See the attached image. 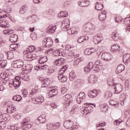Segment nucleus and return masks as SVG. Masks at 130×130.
Listing matches in <instances>:
<instances>
[{"mask_svg":"<svg viewBox=\"0 0 130 130\" xmlns=\"http://www.w3.org/2000/svg\"><path fill=\"white\" fill-rule=\"evenodd\" d=\"M36 48L34 46H29L28 48L23 52L24 57L27 58V60L31 61L35 59L37 55L33 54Z\"/></svg>","mask_w":130,"mask_h":130,"instance_id":"obj_1","label":"nucleus"},{"mask_svg":"<svg viewBox=\"0 0 130 130\" xmlns=\"http://www.w3.org/2000/svg\"><path fill=\"white\" fill-rule=\"evenodd\" d=\"M68 66H63L59 71L58 78L59 81H60V82H62V83H64V82H67L68 80V78L63 75V74H64V72H66V71L68 70Z\"/></svg>","mask_w":130,"mask_h":130,"instance_id":"obj_2","label":"nucleus"},{"mask_svg":"<svg viewBox=\"0 0 130 130\" xmlns=\"http://www.w3.org/2000/svg\"><path fill=\"white\" fill-rule=\"evenodd\" d=\"M63 126L67 129L74 130L78 128L77 125H74V121L71 120H68L64 122Z\"/></svg>","mask_w":130,"mask_h":130,"instance_id":"obj_3","label":"nucleus"},{"mask_svg":"<svg viewBox=\"0 0 130 130\" xmlns=\"http://www.w3.org/2000/svg\"><path fill=\"white\" fill-rule=\"evenodd\" d=\"M64 104V105H66L64 108V111H68V110L69 109V105L73 104V99H72V95L71 94H66L65 95Z\"/></svg>","mask_w":130,"mask_h":130,"instance_id":"obj_4","label":"nucleus"},{"mask_svg":"<svg viewBox=\"0 0 130 130\" xmlns=\"http://www.w3.org/2000/svg\"><path fill=\"white\" fill-rule=\"evenodd\" d=\"M6 14L2 15H0V18L1 20H0V26L2 28H9L10 27V23L5 19H3L5 18Z\"/></svg>","mask_w":130,"mask_h":130,"instance_id":"obj_5","label":"nucleus"},{"mask_svg":"<svg viewBox=\"0 0 130 130\" xmlns=\"http://www.w3.org/2000/svg\"><path fill=\"white\" fill-rule=\"evenodd\" d=\"M92 111H93V107L88 105L83 109H81V113L84 115H87V114H88V113L92 112Z\"/></svg>","mask_w":130,"mask_h":130,"instance_id":"obj_6","label":"nucleus"},{"mask_svg":"<svg viewBox=\"0 0 130 130\" xmlns=\"http://www.w3.org/2000/svg\"><path fill=\"white\" fill-rule=\"evenodd\" d=\"M86 26L88 27L89 29H86L83 28V31H84V32H89L90 30L91 31H94V30L96 29L95 25H94V24H93L91 22H87L86 23H85L84 24V28H86Z\"/></svg>","mask_w":130,"mask_h":130,"instance_id":"obj_7","label":"nucleus"},{"mask_svg":"<svg viewBox=\"0 0 130 130\" xmlns=\"http://www.w3.org/2000/svg\"><path fill=\"white\" fill-rule=\"evenodd\" d=\"M102 59L105 61H110L112 58V55L109 52L103 53L101 56Z\"/></svg>","mask_w":130,"mask_h":130,"instance_id":"obj_8","label":"nucleus"},{"mask_svg":"<svg viewBox=\"0 0 130 130\" xmlns=\"http://www.w3.org/2000/svg\"><path fill=\"white\" fill-rule=\"evenodd\" d=\"M103 40V36L102 34H99L93 37V42L94 44H99Z\"/></svg>","mask_w":130,"mask_h":130,"instance_id":"obj_9","label":"nucleus"},{"mask_svg":"<svg viewBox=\"0 0 130 130\" xmlns=\"http://www.w3.org/2000/svg\"><path fill=\"white\" fill-rule=\"evenodd\" d=\"M85 98H86V95L85 94V92H81L79 93L77 98V102L79 104H81V102H83L84 100H85Z\"/></svg>","mask_w":130,"mask_h":130,"instance_id":"obj_10","label":"nucleus"},{"mask_svg":"<svg viewBox=\"0 0 130 130\" xmlns=\"http://www.w3.org/2000/svg\"><path fill=\"white\" fill-rule=\"evenodd\" d=\"M66 62V60L63 58H58L54 61V66L57 67H61V66H63Z\"/></svg>","mask_w":130,"mask_h":130,"instance_id":"obj_11","label":"nucleus"},{"mask_svg":"<svg viewBox=\"0 0 130 130\" xmlns=\"http://www.w3.org/2000/svg\"><path fill=\"white\" fill-rule=\"evenodd\" d=\"M13 67L17 69H20L24 67V62L22 60H17L14 61Z\"/></svg>","mask_w":130,"mask_h":130,"instance_id":"obj_12","label":"nucleus"},{"mask_svg":"<svg viewBox=\"0 0 130 130\" xmlns=\"http://www.w3.org/2000/svg\"><path fill=\"white\" fill-rule=\"evenodd\" d=\"M43 42L46 44V47H51L53 45L52 39L51 38H47L44 39Z\"/></svg>","mask_w":130,"mask_h":130,"instance_id":"obj_13","label":"nucleus"},{"mask_svg":"<svg viewBox=\"0 0 130 130\" xmlns=\"http://www.w3.org/2000/svg\"><path fill=\"white\" fill-rule=\"evenodd\" d=\"M53 52H54V55L55 56L62 55V53H60V51L58 50H54L53 49H50L46 51V53H47V54H48L49 53H53Z\"/></svg>","mask_w":130,"mask_h":130,"instance_id":"obj_14","label":"nucleus"},{"mask_svg":"<svg viewBox=\"0 0 130 130\" xmlns=\"http://www.w3.org/2000/svg\"><path fill=\"white\" fill-rule=\"evenodd\" d=\"M100 90H93L92 91H90L88 93V96H89L90 98H95L97 96V95L100 93Z\"/></svg>","mask_w":130,"mask_h":130,"instance_id":"obj_15","label":"nucleus"},{"mask_svg":"<svg viewBox=\"0 0 130 130\" xmlns=\"http://www.w3.org/2000/svg\"><path fill=\"white\" fill-rule=\"evenodd\" d=\"M94 63L93 62H90L87 65V67L84 68V71L85 74H88L90 73L92 70L94 68Z\"/></svg>","mask_w":130,"mask_h":130,"instance_id":"obj_16","label":"nucleus"},{"mask_svg":"<svg viewBox=\"0 0 130 130\" xmlns=\"http://www.w3.org/2000/svg\"><path fill=\"white\" fill-rule=\"evenodd\" d=\"M114 90L115 94H119L122 91V86L121 84H116L115 85Z\"/></svg>","mask_w":130,"mask_h":130,"instance_id":"obj_17","label":"nucleus"},{"mask_svg":"<svg viewBox=\"0 0 130 130\" xmlns=\"http://www.w3.org/2000/svg\"><path fill=\"white\" fill-rule=\"evenodd\" d=\"M27 21H29V23H36V21L38 20V16L37 15H33L32 16H29L27 18Z\"/></svg>","mask_w":130,"mask_h":130,"instance_id":"obj_18","label":"nucleus"},{"mask_svg":"<svg viewBox=\"0 0 130 130\" xmlns=\"http://www.w3.org/2000/svg\"><path fill=\"white\" fill-rule=\"evenodd\" d=\"M49 94L51 95V97H52V96H55V95H57L58 93L57 89H53V86H50L49 87Z\"/></svg>","mask_w":130,"mask_h":130,"instance_id":"obj_19","label":"nucleus"},{"mask_svg":"<svg viewBox=\"0 0 130 130\" xmlns=\"http://www.w3.org/2000/svg\"><path fill=\"white\" fill-rule=\"evenodd\" d=\"M55 30H56V25H51L47 28L46 31L47 33L52 34L53 33H54Z\"/></svg>","mask_w":130,"mask_h":130,"instance_id":"obj_20","label":"nucleus"},{"mask_svg":"<svg viewBox=\"0 0 130 130\" xmlns=\"http://www.w3.org/2000/svg\"><path fill=\"white\" fill-rule=\"evenodd\" d=\"M107 12L106 11H101V13L99 15V19L100 21H104L106 19V15Z\"/></svg>","mask_w":130,"mask_h":130,"instance_id":"obj_21","label":"nucleus"},{"mask_svg":"<svg viewBox=\"0 0 130 130\" xmlns=\"http://www.w3.org/2000/svg\"><path fill=\"white\" fill-rule=\"evenodd\" d=\"M88 81L89 84H95V83L97 82V77H96L94 75H90L88 77Z\"/></svg>","mask_w":130,"mask_h":130,"instance_id":"obj_22","label":"nucleus"},{"mask_svg":"<svg viewBox=\"0 0 130 130\" xmlns=\"http://www.w3.org/2000/svg\"><path fill=\"white\" fill-rule=\"evenodd\" d=\"M29 10V7L27 5H24L23 6L21 7V9L19 11V13L21 14L22 15H24L27 11Z\"/></svg>","mask_w":130,"mask_h":130,"instance_id":"obj_23","label":"nucleus"},{"mask_svg":"<svg viewBox=\"0 0 130 130\" xmlns=\"http://www.w3.org/2000/svg\"><path fill=\"white\" fill-rule=\"evenodd\" d=\"M38 121L40 123H45L46 122V116L45 114L41 115L38 118Z\"/></svg>","mask_w":130,"mask_h":130,"instance_id":"obj_24","label":"nucleus"},{"mask_svg":"<svg viewBox=\"0 0 130 130\" xmlns=\"http://www.w3.org/2000/svg\"><path fill=\"white\" fill-rule=\"evenodd\" d=\"M120 50V46L117 44H115L112 46L111 51L112 52H118Z\"/></svg>","mask_w":130,"mask_h":130,"instance_id":"obj_25","label":"nucleus"},{"mask_svg":"<svg viewBox=\"0 0 130 130\" xmlns=\"http://www.w3.org/2000/svg\"><path fill=\"white\" fill-rule=\"evenodd\" d=\"M70 24V21L69 19H66L63 20L61 23V27L64 29H68V26Z\"/></svg>","mask_w":130,"mask_h":130,"instance_id":"obj_26","label":"nucleus"},{"mask_svg":"<svg viewBox=\"0 0 130 130\" xmlns=\"http://www.w3.org/2000/svg\"><path fill=\"white\" fill-rule=\"evenodd\" d=\"M50 84V80L49 78H46L43 80V88H46L47 86H49Z\"/></svg>","mask_w":130,"mask_h":130,"instance_id":"obj_27","label":"nucleus"},{"mask_svg":"<svg viewBox=\"0 0 130 130\" xmlns=\"http://www.w3.org/2000/svg\"><path fill=\"white\" fill-rule=\"evenodd\" d=\"M18 40V36L16 34H12L9 38V41L10 42H17Z\"/></svg>","mask_w":130,"mask_h":130,"instance_id":"obj_28","label":"nucleus"},{"mask_svg":"<svg viewBox=\"0 0 130 130\" xmlns=\"http://www.w3.org/2000/svg\"><path fill=\"white\" fill-rule=\"evenodd\" d=\"M123 61L125 63L130 62V54L127 53L124 55L123 57Z\"/></svg>","mask_w":130,"mask_h":130,"instance_id":"obj_29","label":"nucleus"},{"mask_svg":"<svg viewBox=\"0 0 130 130\" xmlns=\"http://www.w3.org/2000/svg\"><path fill=\"white\" fill-rule=\"evenodd\" d=\"M125 67L123 64H120L118 66L116 73V74H120L123 71H124Z\"/></svg>","mask_w":130,"mask_h":130,"instance_id":"obj_30","label":"nucleus"},{"mask_svg":"<svg viewBox=\"0 0 130 130\" xmlns=\"http://www.w3.org/2000/svg\"><path fill=\"white\" fill-rule=\"evenodd\" d=\"M84 40H85V41H87V40H89V37H88V36H82V37H80L77 40V42L78 43H82V42H84Z\"/></svg>","mask_w":130,"mask_h":130,"instance_id":"obj_31","label":"nucleus"},{"mask_svg":"<svg viewBox=\"0 0 130 130\" xmlns=\"http://www.w3.org/2000/svg\"><path fill=\"white\" fill-rule=\"evenodd\" d=\"M77 78V74L75 73V71H72L69 74V79L71 81H73L74 79Z\"/></svg>","mask_w":130,"mask_h":130,"instance_id":"obj_32","label":"nucleus"},{"mask_svg":"<svg viewBox=\"0 0 130 130\" xmlns=\"http://www.w3.org/2000/svg\"><path fill=\"white\" fill-rule=\"evenodd\" d=\"M112 96V92L111 91L108 90L106 91L104 93V98L105 99H109Z\"/></svg>","mask_w":130,"mask_h":130,"instance_id":"obj_33","label":"nucleus"},{"mask_svg":"<svg viewBox=\"0 0 130 130\" xmlns=\"http://www.w3.org/2000/svg\"><path fill=\"white\" fill-rule=\"evenodd\" d=\"M79 109V106H78L77 105H74L71 110L70 111V113L71 114H74V113H76L77 110Z\"/></svg>","mask_w":130,"mask_h":130,"instance_id":"obj_34","label":"nucleus"},{"mask_svg":"<svg viewBox=\"0 0 130 130\" xmlns=\"http://www.w3.org/2000/svg\"><path fill=\"white\" fill-rule=\"evenodd\" d=\"M68 15L69 13L67 11H61L58 14V17L59 18H66V17H68Z\"/></svg>","mask_w":130,"mask_h":130,"instance_id":"obj_35","label":"nucleus"},{"mask_svg":"<svg viewBox=\"0 0 130 130\" xmlns=\"http://www.w3.org/2000/svg\"><path fill=\"white\" fill-rule=\"evenodd\" d=\"M83 60H84V57H83L77 58L74 62V67H78V65L79 64V63H80L81 61H83Z\"/></svg>","mask_w":130,"mask_h":130,"instance_id":"obj_36","label":"nucleus"},{"mask_svg":"<svg viewBox=\"0 0 130 130\" xmlns=\"http://www.w3.org/2000/svg\"><path fill=\"white\" fill-rule=\"evenodd\" d=\"M104 8L103 5L101 3H96L95 4V10L97 11H101Z\"/></svg>","mask_w":130,"mask_h":130,"instance_id":"obj_37","label":"nucleus"},{"mask_svg":"<svg viewBox=\"0 0 130 130\" xmlns=\"http://www.w3.org/2000/svg\"><path fill=\"white\" fill-rule=\"evenodd\" d=\"M76 32V27H73L71 28H68L67 29V32L69 34V35H73V34H75Z\"/></svg>","mask_w":130,"mask_h":130,"instance_id":"obj_38","label":"nucleus"},{"mask_svg":"<svg viewBox=\"0 0 130 130\" xmlns=\"http://www.w3.org/2000/svg\"><path fill=\"white\" fill-rule=\"evenodd\" d=\"M47 128H48V129L54 130L55 129V125H54L52 123H48L47 124Z\"/></svg>","mask_w":130,"mask_h":130,"instance_id":"obj_39","label":"nucleus"},{"mask_svg":"<svg viewBox=\"0 0 130 130\" xmlns=\"http://www.w3.org/2000/svg\"><path fill=\"white\" fill-rule=\"evenodd\" d=\"M18 47H19L18 44H13L10 45V50L12 51H14L15 50H17V49H18Z\"/></svg>","mask_w":130,"mask_h":130,"instance_id":"obj_40","label":"nucleus"},{"mask_svg":"<svg viewBox=\"0 0 130 130\" xmlns=\"http://www.w3.org/2000/svg\"><path fill=\"white\" fill-rule=\"evenodd\" d=\"M103 67H102V66H96L94 65L93 68V71H94V72H100V71H101V70H102Z\"/></svg>","mask_w":130,"mask_h":130,"instance_id":"obj_41","label":"nucleus"},{"mask_svg":"<svg viewBox=\"0 0 130 130\" xmlns=\"http://www.w3.org/2000/svg\"><path fill=\"white\" fill-rule=\"evenodd\" d=\"M4 34L5 35H10V34H12L14 33V30L11 29H8L6 30H5L3 31Z\"/></svg>","mask_w":130,"mask_h":130,"instance_id":"obj_42","label":"nucleus"},{"mask_svg":"<svg viewBox=\"0 0 130 130\" xmlns=\"http://www.w3.org/2000/svg\"><path fill=\"white\" fill-rule=\"evenodd\" d=\"M46 61H47V57L46 56L42 57L39 60V62L41 64L42 63H44V62H46Z\"/></svg>","mask_w":130,"mask_h":130,"instance_id":"obj_43","label":"nucleus"},{"mask_svg":"<svg viewBox=\"0 0 130 130\" xmlns=\"http://www.w3.org/2000/svg\"><path fill=\"white\" fill-rule=\"evenodd\" d=\"M112 38L113 39V40H115L116 41L117 40H118L119 37H118V33L117 32H113L112 34Z\"/></svg>","mask_w":130,"mask_h":130,"instance_id":"obj_44","label":"nucleus"},{"mask_svg":"<svg viewBox=\"0 0 130 130\" xmlns=\"http://www.w3.org/2000/svg\"><path fill=\"white\" fill-rule=\"evenodd\" d=\"M20 85H21V81H13V86L15 88V89H17V88H19Z\"/></svg>","mask_w":130,"mask_h":130,"instance_id":"obj_45","label":"nucleus"},{"mask_svg":"<svg viewBox=\"0 0 130 130\" xmlns=\"http://www.w3.org/2000/svg\"><path fill=\"white\" fill-rule=\"evenodd\" d=\"M100 106L102 111H106L107 110V105L106 104H102Z\"/></svg>","mask_w":130,"mask_h":130,"instance_id":"obj_46","label":"nucleus"},{"mask_svg":"<svg viewBox=\"0 0 130 130\" xmlns=\"http://www.w3.org/2000/svg\"><path fill=\"white\" fill-rule=\"evenodd\" d=\"M108 84L110 87H112V86H115V83H114V82H113V79L111 78H109L108 79Z\"/></svg>","mask_w":130,"mask_h":130,"instance_id":"obj_47","label":"nucleus"},{"mask_svg":"<svg viewBox=\"0 0 130 130\" xmlns=\"http://www.w3.org/2000/svg\"><path fill=\"white\" fill-rule=\"evenodd\" d=\"M14 109H15V108L14 106L11 105L7 107V112L8 113H12L13 112V111H14Z\"/></svg>","mask_w":130,"mask_h":130,"instance_id":"obj_48","label":"nucleus"},{"mask_svg":"<svg viewBox=\"0 0 130 130\" xmlns=\"http://www.w3.org/2000/svg\"><path fill=\"white\" fill-rule=\"evenodd\" d=\"M7 77H8V75L6 72L2 73L0 74V79H2L3 80H5Z\"/></svg>","mask_w":130,"mask_h":130,"instance_id":"obj_49","label":"nucleus"},{"mask_svg":"<svg viewBox=\"0 0 130 130\" xmlns=\"http://www.w3.org/2000/svg\"><path fill=\"white\" fill-rule=\"evenodd\" d=\"M121 122H123V120L119 119L118 120H115L114 122V124L115 125H119Z\"/></svg>","mask_w":130,"mask_h":130,"instance_id":"obj_50","label":"nucleus"},{"mask_svg":"<svg viewBox=\"0 0 130 130\" xmlns=\"http://www.w3.org/2000/svg\"><path fill=\"white\" fill-rule=\"evenodd\" d=\"M109 103H110V104H111V105H113V106H115V107H118V106H119L118 104L112 100H111L109 101Z\"/></svg>","mask_w":130,"mask_h":130,"instance_id":"obj_51","label":"nucleus"},{"mask_svg":"<svg viewBox=\"0 0 130 130\" xmlns=\"http://www.w3.org/2000/svg\"><path fill=\"white\" fill-rule=\"evenodd\" d=\"M84 53L85 55H90L91 54L90 48H87L84 51Z\"/></svg>","mask_w":130,"mask_h":130,"instance_id":"obj_52","label":"nucleus"},{"mask_svg":"<svg viewBox=\"0 0 130 130\" xmlns=\"http://www.w3.org/2000/svg\"><path fill=\"white\" fill-rule=\"evenodd\" d=\"M7 63H8L7 60L2 61V62L0 63L2 68L3 69V68H6V67H7Z\"/></svg>","mask_w":130,"mask_h":130,"instance_id":"obj_53","label":"nucleus"},{"mask_svg":"<svg viewBox=\"0 0 130 130\" xmlns=\"http://www.w3.org/2000/svg\"><path fill=\"white\" fill-rule=\"evenodd\" d=\"M7 55L9 59H12V58L14 57V53H13V52H8Z\"/></svg>","mask_w":130,"mask_h":130,"instance_id":"obj_54","label":"nucleus"},{"mask_svg":"<svg viewBox=\"0 0 130 130\" xmlns=\"http://www.w3.org/2000/svg\"><path fill=\"white\" fill-rule=\"evenodd\" d=\"M7 124H6V122H5V121L0 122V128H5Z\"/></svg>","mask_w":130,"mask_h":130,"instance_id":"obj_55","label":"nucleus"},{"mask_svg":"<svg viewBox=\"0 0 130 130\" xmlns=\"http://www.w3.org/2000/svg\"><path fill=\"white\" fill-rule=\"evenodd\" d=\"M30 38L32 40H36L37 39V35L35 33L30 35Z\"/></svg>","mask_w":130,"mask_h":130,"instance_id":"obj_56","label":"nucleus"},{"mask_svg":"<svg viewBox=\"0 0 130 130\" xmlns=\"http://www.w3.org/2000/svg\"><path fill=\"white\" fill-rule=\"evenodd\" d=\"M124 24H129L130 23V18L126 17L124 19Z\"/></svg>","mask_w":130,"mask_h":130,"instance_id":"obj_57","label":"nucleus"},{"mask_svg":"<svg viewBox=\"0 0 130 130\" xmlns=\"http://www.w3.org/2000/svg\"><path fill=\"white\" fill-rule=\"evenodd\" d=\"M32 69H33L32 64H28L26 66V70H27V71H32Z\"/></svg>","mask_w":130,"mask_h":130,"instance_id":"obj_58","label":"nucleus"},{"mask_svg":"<svg viewBox=\"0 0 130 130\" xmlns=\"http://www.w3.org/2000/svg\"><path fill=\"white\" fill-rule=\"evenodd\" d=\"M102 62L101 61V60H97L96 61H95V64L94 66H102Z\"/></svg>","mask_w":130,"mask_h":130,"instance_id":"obj_59","label":"nucleus"},{"mask_svg":"<svg viewBox=\"0 0 130 130\" xmlns=\"http://www.w3.org/2000/svg\"><path fill=\"white\" fill-rule=\"evenodd\" d=\"M37 92H38L37 88H34L32 89L31 92H30V95H34V94H36Z\"/></svg>","mask_w":130,"mask_h":130,"instance_id":"obj_60","label":"nucleus"},{"mask_svg":"<svg viewBox=\"0 0 130 130\" xmlns=\"http://www.w3.org/2000/svg\"><path fill=\"white\" fill-rule=\"evenodd\" d=\"M89 50H90V53L91 54L97 51V50L95 48H89Z\"/></svg>","mask_w":130,"mask_h":130,"instance_id":"obj_61","label":"nucleus"},{"mask_svg":"<svg viewBox=\"0 0 130 130\" xmlns=\"http://www.w3.org/2000/svg\"><path fill=\"white\" fill-rule=\"evenodd\" d=\"M22 94L24 96V97H26V95H28V92L26 89H24L22 91Z\"/></svg>","mask_w":130,"mask_h":130,"instance_id":"obj_62","label":"nucleus"},{"mask_svg":"<svg viewBox=\"0 0 130 130\" xmlns=\"http://www.w3.org/2000/svg\"><path fill=\"white\" fill-rule=\"evenodd\" d=\"M52 108L53 109H55V108H57V105L55 103H53L51 105Z\"/></svg>","mask_w":130,"mask_h":130,"instance_id":"obj_63","label":"nucleus"},{"mask_svg":"<svg viewBox=\"0 0 130 130\" xmlns=\"http://www.w3.org/2000/svg\"><path fill=\"white\" fill-rule=\"evenodd\" d=\"M126 94L125 93H121L120 96V98H121L122 99H124L126 98Z\"/></svg>","mask_w":130,"mask_h":130,"instance_id":"obj_64","label":"nucleus"}]
</instances>
